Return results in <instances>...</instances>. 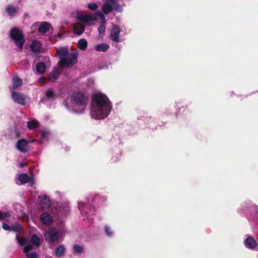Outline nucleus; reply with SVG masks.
I'll use <instances>...</instances> for the list:
<instances>
[{
    "mask_svg": "<svg viewBox=\"0 0 258 258\" xmlns=\"http://www.w3.org/2000/svg\"><path fill=\"white\" fill-rule=\"evenodd\" d=\"M111 109V102L105 95L99 93L93 96L91 112L93 117L97 119L105 118Z\"/></svg>",
    "mask_w": 258,
    "mask_h": 258,
    "instance_id": "obj_1",
    "label": "nucleus"
},
{
    "mask_svg": "<svg viewBox=\"0 0 258 258\" xmlns=\"http://www.w3.org/2000/svg\"><path fill=\"white\" fill-rule=\"evenodd\" d=\"M57 54L59 58V62L61 67L66 66L71 68L78 62V53H70L66 47H61L57 50Z\"/></svg>",
    "mask_w": 258,
    "mask_h": 258,
    "instance_id": "obj_2",
    "label": "nucleus"
},
{
    "mask_svg": "<svg viewBox=\"0 0 258 258\" xmlns=\"http://www.w3.org/2000/svg\"><path fill=\"white\" fill-rule=\"evenodd\" d=\"M71 102L75 106L80 107L84 110L89 100V97L82 91H78L73 93L70 96Z\"/></svg>",
    "mask_w": 258,
    "mask_h": 258,
    "instance_id": "obj_3",
    "label": "nucleus"
},
{
    "mask_svg": "<svg viewBox=\"0 0 258 258\" xmlns=\"http://www.w3.org/2000/svg\"><path fill=\"white\" fill-rule=\"evenodd\" d=\"M98 17H103V14L99 11H97L95 12L94 14H86V15H80L77 16V19L79 21L83 22L85 24H89L92 21L96 20Z\"/></svg>",
    "mask_w": 258,
    "mask_h": 258,
    "instance_id": "obj_4",
    "label": "nucleus"
},
{
    "mask_svg": "<svg viewBox=\"0 0 258 258\" xmlns=\"http://www.w3.org/2000/svg\"><path fill=\"white\" fill-rule=\"evenodd\" d=\"M44 237L46 241L53 242L58 240L59 237L58 231L54 227H51L46 231L44 234Z\"/></svg>",
    "mask_w": 258,
    "mask_h": 258,
    "instance_id": "obj_5",
    "label": "nucleus"
},
{
    "mask_svg": "<svg viewBox=\"0 0 258 258\" xmlns=\"http://www.w3.org/2000/svg\"><path fill=\"white\" fill-rule=\"evenodd\" d=\"M32 142L33 141H28L24 139H20L17 141V150L22 153H25L30 149L29 144Z\"/></svg>",
    "mask_w": 258,
    "mask_h": 258,
    "instance_id": "obj_6",
    "label": "nucleus"
},
{
    "mask_svg": "<svg viewBox=\"0 0 258 258\" xmlns=\"http://www.w3.org/2000/svg\"><path fill=\"white\" fill-rule=\"evenodd\" d=\"M120 32L121 29L118 26L113 25L110 32L111 40L115 42H120L119 40V33Z\"/></svg>",
    "mask_w": 258,
    "mask_h": 258,
    "instance_id": "obj_7",
    "label": "nucleus"
},
{
    "mask_svg": "<svg viewBox=\"0 0 258 258\" xmlns=\"http://www.w3.org/2000/svg\"><path fill=\"white\" fill-rule=\"evenodd\" d=\"M17 178L22 184L29 183L30 185L32 186L34 183V179L30 177L26 173L20 174Z\"/></svg>",
    "mask_w": 258,
    "mask_h": 258,
    "instance_id": "obj_8",
    "label": "nucleus"
},
{
    "mask_svg": "<svg viewBox=\"0 0 258 258\" xmlns=\"http://www.w3.org/2000/svg\"><path fill=\"white\" fill-rule=\"evenodd\" d=\"M25 42V39L22 30L17 28V47L20 50L22 49Z\"/></svg>",
    "mask_w": 258,
    "mask_h": 258,
    "instance_id": "obj_9",
    "label": "nucleus"
},
{
    "mask_svg": "<svg viewBox=\"0 0 258 258\" xmlns=\"http://www.w3.org/2000/svg\"><path fill=\"white\" fill-rule=\"evenodd\" d=\"M39 204L43 209H47L50 207L51 205L50 201L46 195L39 196Z\"/></svg>",
    "mask_w": 258,
    "mask_h": 258,
    "instance_id": "obj_10",
    "label": "nucleus"
},
{
    "mask_svg": "<svg viewBox=\"0 0 258 258\" xmlns=\"http://www.w3.org/2000/svg\"><path fill=\"white\" fill-rule=\"evenodd\" d=\"M60 72L57 68L54 67L51 72L48 75V80L51 82H54L59 77Z\"/></svg>",
    "mask_w": 258,
    "mask_h": 258,
    "instance_id": "obj_11",
    "label": "nucleus"
},
{
    "mask_svg": "<svg viewBox=\"0 0 258 258\" xmlns=\"http://www.w3.org/2000/svg\"><path fill=\"white\" fill-rule=\"evenodd\" d=\"M13 84L12 86L10 87V91L12 93V96L14 102H16V75L14 74L12 77Z\"/></svg>",
    "mask_w": 258,
    "mask_h": 258,
    "instance_id": "obj_12",
    "label": "nucleus"
},
{
    "mask_svg": "<svg viewBox=\"0 0 258 258\" xmlns=\"http://www.w3.org/2000/svg\"><path fill=\"white\" fill-rule=\"evenodd\" d=\"M29 97L22 93H17V104L25 105L29 101Z\"/></svg>",
    "mask_w": 258,
    "mask_h": 258,
    "instance_id": "obj_13",
    "label": "nucleus"
},
{
    "mask_svg": "<svg viewBox=\"0 0 258 258\" xmlns=\"http://www.w3.org/2000/svg\"><path fill=\"white\" fill-rule=\"evenodd\" d=\"M40 220L44 224H49L52 222L51 216L47 212H44L40 215Z\"/></svg>",
    "mask_w": 258,
    "mask_h": 258,
    "instance_id": "obj_14",
    "label": "nucleus"
},
{
    "mask_svg": "<svg viewBox=\"0 0 258 258\" xmlns=\"http://www.w3.org/2000/svg\"><path fill=\"white\" fill-rule=\"evenodd\" d=\"M30 48L33 52H39L42 48V44L39 41L34 40L31 44Z\"/></svg>",
    "mask_w": 258,
    "mask_h": 258,
    "instance_id": "obj_15",
    "label": "nucleus"
},
{
    "mask_svg": "<svg viewBox=\"0 0 258 258\" xmlns=\"http://www.w3.org/2000/svg\"><path fill=\"white\" fill-rule=\"evenodd\" d=\"M245 244L247 247L250 249L255 248L257 245L256 241L251 236L248 237L245 239Z\"/></svg>",
    "mask_w": 258,
    "mask_h": 258,
    "instance_id": "obj_16",
    "label": "nucleus"
},
{
    "mask_svg": "<svg viewBox=\"0 0 258 258\" xmlns=\"http://www.w3.org/2000/svg\"><path fill=\"white\" fill-rule=\"evenodd\" d=\"M50 24L46 22H41L38 31L40 33L45 34L49 29Z\"/></svg>",
    "mask_w": 258,
    "mask_h": 258,
    "instance_id": "obj_17",
    "label": "nucleus"
},
{
    "mask_svg": "<svg viewBox=\"0 0 258 258\" xmlns=\"http://www.w3.org/2000/svg\"><path fill=\"white\" fill-rule=\"evenodd\" d=\"M46 68L45 62L43 61L38 62L35 68L36 73L39 74H43L45 71Z\"/></svg>",
    "mask_w": 258,
    "mask_h": 258,
    "instance_id": "obj_18",
    "label": "nucleus"
},
{
    "mask_svg": "<svg viewBox=\"0 0 258 258\" xmlns=\"http://www.w3.org/2000/svg\"><path fill=\"white\" fill-rule=\"evenodd\" d=\"M109 2H107L106 3L103 4L102 7V11L104 14H108L110 13L113 10V6L110 3H109Z\"/></svg>",
    "mask_w": 258,
    "mask_h": 258,
    "instance_id": "obj_19",
    "label": "nucleus"
},
{
    "mask_svg": "<svg viewBox=\"0 0 258 258\" xmlns=\"http://www.w3.org/2000/svg\"><path fill=\"white\" fill-rule=\"evenodd\" d=\"M109 48V45L107 43H101L95 45V49L99 52H106Z\"/></svg>",
    "mask_w": 258,
    "mask_h": 258,
    "instance_id": "obj_20",
    "label": "nucleus"
},
{
    "mask_svg": "<svg viewBox=\"0 0 258 258\" xmlns=\"http://www.w3.org/2000/svg\"><path fill=\"white\" fill-rule=\"evenodd\" d=\"M65 247L63 245L58 246L55 250V254L57 257L62 256L65 252Z\"/></svg>",
    "mask_w": 258,
    "mask_h": 258,
    "instance_id": "obj_21",
    "label": "nucleus"
},
{
    "mask_svg": "<svg viewBox=\"0 0 258 258\" xmlns=\"http://www.w3.org/2000/svg\"><path fill=\"white\" fill-rule=\"evenodd\" d=\"M87 41L85 39H81L78 41V46L80 50H85L87 47Z\"/></svg>",
    "mask_w": 258,
    "mask_h": 258,
    "instance_id": "obj_22",
    "label": "nucleus"
},
{
    "mask_svg": "<svg viewBox=\"0 0 258 258\" xmlns=\"http://www.w3.org/2000/svg\"><path fill=\"white\" fill-rule=\"evenodd\" d=\"M39 126L38 121L36 120H34L32 121H28L27 122V127L30 130H33L36 128L37 127Z\"/></svg>",
    "mask_w": 258,
    "mask_h": 258,
    "instance_id": "obj_23",
    "label": "nucleus"
},
{
    "mask_svg": "<svg viewBox=\"0 0 258 258\" xmlns=\"http://www.w3.org/2000/svg\"><path fill=\"white\" fill-rule=\"evenodd\" d=\"M6 12L11 16H14L16 13V8L12 5H9L6 9Z\"/></svg>",
    "mask_w": 258,
    "mask_h": 258,
    "instance_id": "obj_24",
    "label": "nucleus"
},
{
    "mask_svg": "<svg viewBox=\"0 0 258 258\" xmlns=\"http://www.w3.org/2000/svg\"><path fill=\"white\" fill-rule=\"evenodd\" d=\"M85 26L83 25H80L79 26H75L74 28V31L75 34L80 35L85 31Z\"/></svg>",
    "mask_w": 258,
    "mask_h": 258,
    "instance_id": "obj_25",
    "label": "nucleus"
},
{
    "mask_svg": "<svg viewBox=\"0 0 258 258\" xmlns=\"http://www.w3.org/2000/svg\"><path fill=\"white\" fill-rule=\"evenodd\" d=\"M31 241L33 244L36 246H39L41 245L40 238L36 234L32 236Z\"/></svg>",
    "mask_w": 258,
    "mask_h": 258,
    "instance_id": "obj_26",
    "label": "nucleus"
},
{
    "mask_svg": "<svg viewBox=\"0 0 258 258\" xmlns=\"http://www.w3.org/2000/svg\"><path fill=\"white\" fill-rule=\"evenodd\" d=\"M2 227L5 230L16 232V226L15 225L11 226L8 225L7 223H4L2 225Z\"/></svg>",
    "mask_w": 258,
    "mask_h": 258,
    "instance_id": "obj_27",
    "label": "nucleus"
},
{
    "mask_svg": "<svg viewBox=\"0 0 258 258\" xmlns=\"http://www.w3.org/2000/svg\"><path fill=\"white\" fill-rule=\"evenodd\" d=\"M74 252L78 254H81L84 251V248L83 246L76 244L73 246Z\"/></svg>",
    "mask_w": 258,
    "mask_h": 258,
    "instance_id": "obj_28",
    "label": "nucleus"
},
{
    "mask_svg": "<svg viewBox=\"0 0 258 258\" xmlns=\"http://www.w3.org/2000/svg\"><path fill=\"white\" fill-rule=\"evenodd\" d=\"M45 96L48 99H53L55 98V93L51 88H49L46 90Z\"/></svg>",
    "mask_w": 258,
    "mask_h": 258,
    "instance_id": "obj_29",
    "label": "nucleus"
},
{
    "mask_svg": "<svg viewBox=\"0 0 258 258\" xmlns=\"http://www.w3.org/2000/svg\"><path fill=\"white\" fill-rule=\"evenodd\" d=\"M10 36L16 44V27H13L10 31Z\"/></svg>",
    "mask_w": 258,
    "mask_h": 258,
    "instance_id": "obj_30",
    "label": "nucleus"
},
{
    "mask_svg": "<svg viewBox=\"0 0 258 258\" xmlns=\"http://www.w3.org/2000/svg\"><path fill=\"white\" fill-rule=\"evenodd\" d=\"M12 212H3L0 211V220H3L5 218H9L11 217Z\"/></svg>",
    "mask_w": 258,
    "mask_h": 258,
    "instance_id": "obj_31",
    "label": "nucleus"
},
{
    "mask_svg": "<svg viewBox=\"0 0 258 258\" xmlns=\"http://www.w3.org/2000/svg\"><path fill=\"white\" fill-rule=\"evenodd\" d=\"M17 242L21 246H24L26 245L28 243V241L25 237L17 236Z\"/></svg>",
    "mask_w": 258,
    "mask_h": 258,
    "instance_id": "obj_32",
    "label": "nucleus"
},
{
    "mask_svg": "<svg viewBox=\"0 0 258 258\" xmlns=\"http://www.w3.org/2000/svg\"><path fill=\"white\" fill-rule=\"evenodd\" d=\"M106 30L105 23L102 22L101 24L99 25L98 31L100 34H103L105 33Z\"/></svg>",
    "mask_w": 258,
    "mask_h": 258,
    "instance_id": "obj_33",
    "label": "nucleus"
},
{
    "mask_svg": "<svg viewBox=\"0 0 258 258\" xmlns=\"http://www.w3.org/2000/svg\"><path fill=\"white\" fill-rule=\"evenodd\" d=\"M33 249V246L30 244L26 245L23 248V252L24 253H29V252L31 251Z\"/></svg>",
    "mask_w": 258,
    "mask_h": 258,
    "instance_id": "obj_34",
    "label": "nucleus"
},
{
    "mask_svg": "<svg viewBox=\"0 0 258 258\" xmlns=\"http://www.w3.org/2000/svg\"><path fill=\"white\" fill-rule=\"evenodd\" d=\"M87 7L89 9H90L91 10L95 11V10H97L98 6L95 3H91L88 4Z\"/></svg>",
    "mask_w": 258,
    "mask_h": 258,
    "instance_id": "obj_35",
    "label": "nucleus"
},
{
    "mask_svg": "<svg viewBox=\"0 0 258 258\" xmlns=\"http://www.w3.org/2000/svg\"><path fill=\"white\" fill-rule=\"evenodd\" d=\"M117 2H114V3H111L112 5L113 6V9L117 12H120L122 11L120 5L116 3Z\"/></svg>",
    "mask_w": 258,
    "mask_h": 258,
    "instance_id": "obj_36",
    "label": "nucleus"
},
{
    "mask_svg": "<svg viewBox=\"0 0 258 258\" xmlns=\"http://www.w3.org/2000/svg\"><path fill=\"white\" fill-rule=\"evenodd\" d=\"M26 256L27 258H38V254L36 252H32L30 253H27Z\"/></svg>",
    "mask_w": 258,
    "mask_h": 258,
    "instance_id": "obj_37",
    "label": "nucleus"
},
{
    "mask_svg": "<svg viewBox=\"0 0 258 258\" xmlns=\"http://www.w3.org/2000/svg\"><path fill=\"white\" fill-rule=\"evenodd\" d=\"M105 231L107 235L111 236L112 234L111 228L107 226L105 227Z\"/></svg>",
    "mask_w": 258,
    "mask_h": 258,
    "instance_id": "obj_38",
    "label": "nucleus"
},
{
    "mask_svg": "<svg viewBox=\"0 0 258 258\" xmlns=\"http://www.w3.org/2000/svg\"><path fill=\"white\" fill-rule=\"evenodd\" d=\"M47 80H48V77H41L39 79V83L43 84H45Z\"/></svg>",
    "mask_w": 258,
    "mask_h": 258,
    "instance_id": "obj_39",
    "label": "nucleus"
},
{
    "mask_svg": "<svg viewBox=\"0 0 258 258\" xmlns=\"http://www.w3.org/2000/svg\"><path fill=\"white\" fill-rule=\"evenodd\" d=\"M22 80L19 77H17V87L22 85Z\"/></svg>",
    "mask_w": 258,
    "mask_h": 258,
    "instance_id": "obj_40",
    "label": "nucleus"
},
{
    "mask_svg": "<svg viewBox=\"0 0 258 258\" xmlns=\"http://www.w3.org/2000/svg\"><path fill=\"white\" fill-rule=\"evenodd\" d=\"M27 165V163H26V162H24V163L21 162V163H19V166L20 168H23V167L26 166Z\"/></svg>",
    "mask_w": 258,
    "mask_h": 258,
    "instance_id": "obj_41",
    "label": "nucleus"
},
{
    "mask_svg": "<svg viewBox=\"0 0 258 258\" xmlns=\"http://www.w3.org/2000/svg\"><path fill=\"white\" fill-rule=\"evenodd\" d=\"M17 232H18L19 231V230H20L21 229L22 227H21V225L18 224L17 223Z\"/></svg>",
    "mask_w": 258,
    "mask_h": 258,
    "instance_id": "obj_42",
    "label": "nucleus"
},
{
    "mask_svg": "<svg viewBox=\"0 0 258 258\" xmlns=\"http://www.w3.org/2000/svg\"><path fill=\"white\" fill-rule=\"evenodd\" d=\"M118 0H106V2H109L110 3H114V2H117Z\"/></svg>",
    "mask_w": 258,
    "mask_h": 258,
    "instance_id": "obj_43",
    "label": "nucleus"
},
{
    "mask_svg": "<svg viewBox=\"0 0 258 258\" xmlns=\"http://www.w3.org/2000/svg\"><path fill=\"white\" fill-rule=\"evenodd\" d=\"M24 122H20V123H19V124H20L21 126H22L23 125H24Z\"/></svg>",
    "mask_w": 258,
    "mask_h": 258,
    "instance_id": "obj_44",
    "label": "nucleus"
}]
</instances>
